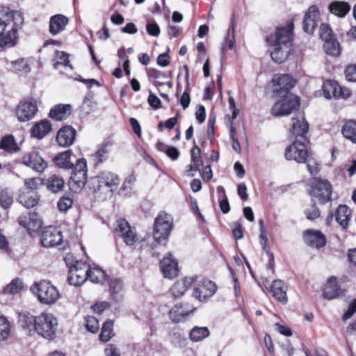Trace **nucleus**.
<instances>
[{
	"label": "nucleus",
	"mask_w": 356,
	"mask_h": 356,
	"mask_svg": "<svg viewBox=\"0 0 356 356\" xmlns=\"http://www.w3.org/2000/svg\"><path fill=\"white\" fill-rule=\"evenodd\" d=\"M147 102L149 104L150 106H152L154 109L156 110L161 107V102L160 99L150 92L148 99Z\"/></svg>",
	"instance_id": "nucleus-61"
},
{
	"label": "nucleus",
	"mask_w": 356,
	"mask_h": 356,
	"mask_svg": "<svg viewBox=\"0 0 356 356\" xmlns=\"http://www.w3.org/2000/svg\"><path fill=\"white\" fill-rule=\"evenodd\" d=\"M293 31V23L289 22L286 26L277 27L274 34L266 36L268 45L273 48L270 57L275 63H284L292 51Z\"/></svg>",
	"instance_id": "nucleus-2"
},
{
	"label": "nucleus",
	"mask_w": 356,
	"mask_h": 356,
	"mask_svg": "<svg viewBox=\"0 0 356 356\" xmlns=\"http://www.w3.org/2000/svg\"><path fill=\"white\" fill-rule=\"evenodd\" d=\"M72 106L70 104H59L51 108L49 116L55 120L60 121L70 115Z\"/></svg>",
	"instance_id": "nucleus-31"
},
{
	"label": "nucleus",
	"mask_w": 356,
	"mask_h": 356,
	"mask_svg": "<svg viewBox=\"0 0 356 356\" xmlns=\"http://www.w3.org/2000/svg\"><path fill=\"white\" fill-rule=\"evenodd\" d=\"M76 130L71 126H64L57 133L56 141L60 147L72 145L75 140Z\"/></svg>",
	"instance_id": "nucleus-22"
},
{
	"label": "nucleus",
	"mask_w": 356,
	"mask_h": 356,
	"mask_svg": "<svg viewBox=\"0 0 356 356\" xmlns=\"http://www.w3.org/2000/svg\"><path fill=\"white\" fill-rule=\"evenodd\" d=\"M31 290L37 296L38 300L45 305L55 303L60 296L57 288L47 280L34 283Z\"/></svg>",
	"instance_id": "nucleus-4"
},
{
	"label": "nucleus",
	"mask_w": 356,
	"mask_h": 356,
	"mask_svg": "<svg viewBox=\"0 0 356 356\" xmlns=\"http://www.w3.org/2000/svg\"><path fill=\"white\" fill-rule=\"evenodd\" d=\"M10 333V325L4 316H0V341L6 340Z\"/></svg>",
	"instance_id": "nucleus-47"
},
{
	"label": "nucleus",
	"mask_w": 356,
	"mask_h": 356,
	"mask_svg": "<svg viewBox=\"0 0 356 356\" xmlns=\"http://www.w3.org/2000/svg\"><path fill=\"white\" fill-rule=\"evenodd\" d=\"M63 241V235L61 231L54 227L49 226L42 232L40 242L42 246L45 248H51L56 246Z\"/></svg>",
	"instance_id": "nucleus-18"
},
{
	"label": "nucleus",
	"mask_w": 356,
	"mask_h": 356,
	"mask_svg": "<svg viewBox=\"0 0 356 356\" xmlns=\"http://www.w3.org/2000/svg\"><path fill=\"white\" fill-rule=\"evenodd\" d=\"M356 312V299H354L348 305L347 310L342 316V320L346 321L350 318Z\"/></svg>",
	"instance_id": "nucleus-58"
},
{
	"label": "nucleus",
	"mask_w": 356,
	"mask_h": 356,
	"mask_svg": "<svg viewBox=\"0 0 356 356\" xmlns=\"http://www.w3.org/2000/svg\"><path fill=\"white\" fill-rule=\"evenodd\" d=\"M18 222L30 233L38 231L42 226V222L38 215L35 213H30L28 216H19Z\"/></svg>",
	"instance_id": "nucleus-25"
},
{
	"label": "nucleus",
	"mask_w": 356,
	"mask_h": 356,
	"mask_svg": "<svg viewBox=\"0 0 356 356\" xmlns=\"http://www.w3.org/2000/svg\"><path fill=\"white\" fill-rule=\"evenodd\" d=\"M58 321L51 313L43 312L36 316L34 332L43 338L51 340L56 337Z\"/></svg>",
	"instance_id": "nucleus-5"
},
{
	"label": "nucleus",
	"mask_w": 356,
	"mask_h": 356,
	"mask_svg": "<svg viewBox=\"0 0 356 356\" xmlns=\"http://www.w3.org/2000/svg\"><path fill=\"white\" fill-rule=\"evenodd\" d=\"M46 185L49 191L57 193L64 189L65 181L60 176L52 175L47 179Z\"/></svg>",
	"instance_id": "nucleus-38"
},
{
	"label": "nucleus",
	"mask_w": 356,
	"mask_h": 356,
	"mask_svg": "<svg viewBox=\"0 0 356 356\" xmlns=\"http://www.w3.org/2000/svg\"><path fill=\"white\" fill-rule=\"evenodd\" d=\"M23 24L24 16L20 11L0 8V51L16 45L17 31Z\"/></svg>",
	"instance_id": "nucleus-1"
},
{
	"label": "nucleus",
	"mask_w": 356,
	"mask_h": 356,
	"mask_svg": "<svg viewBox=\"0 0 356 356\" xmlns=\"http://www.w3.org/2000/svg\"><path fill=\"white\" fill-rule=\"evenodd\" d=\"M109 307V303L104 301L95 304L92 306V309L95 313L101 314L105 309Z\"/></svg>",
	"instance_id": "nucleus-64"
},
{
	"label": "nucleus",
	"mask_w": 356,
	"mask_h": 356,
	"mask_svg": "<svg viewBox=\"0 0 356 356\" xmlns=\"http://www.w3.org/2000/svg\"><path fill=\"white\" fill-rule=\"evenodd\" d=\"M105 356H120V350L114 344H108L104 350Z\"/></svg>",
	"instance_id": "nucleus-63"
},
{
	"label": "nucleus",
	"mask_w": 356,
	"mask_h": 356,
	"mask_svg": "<svg viewBox=\"0 0 356 356\" xmlns=\"http://www.w3.org/2000/svg\"><path fill=\"white\" fill-rule=\"evenodd\" d=\"M56 61L54 64V68H58L59 65L68 66L72 69V66L70 63L69 54L64 51H57L56 52Z\"/></svg>",
	"instance_id": "nucleus-48"
},
{
	"label": "nucleus",
	"mask_w": 356,
	"mask_h": 356,
	"mask_svg": "<svg viewBox=\"0 0 356 356\" xmlns=\"http://www.w3.org/2000/svg\"><path fill=\"white\" fill-rule=\"evenodd\" d=\"M38 201L39 196L33 191L22 192L17 198V202L27 209L36 206Z\"/></svg>",
	"instance_id": "nucleus-34"
},
{
	"label": "nucleus",
	"mask_w": 356,
	"mask_h": 356,
	"mask_svg": "<svg viewBox=\"0 0 356 356\" xmlns=\"http://www.w3.org/2000/svg\"><path fill=\"white\" fill-rule=\"evenodd\" d=\"M286 290V286L281 280H274L270 286L273 297L282 304H286L288 300Z\"/></svg>",
	"instance_id": "nucleus-29"
},
{
	"label": "nucleus",
	"mask_w": 356,
	"mask_h": 356,
	"mask_svg": "<svg viewBox=\"0 0 356 356\" xmlns=\"http://www.w3.org/2000/svg\"><path fill=\"white\" fill-rule=\"evenodd\" d=\"M24 287L23 282L19 278L13 279L2 290L3 294L15 295L19 293Z\"/></svg>",
	"instance_id": "nucleus-41"
},
{
	"label": "nucleus",
	"mask_w": 356,
	"mask_h": 356,
	"mask_svg": "<svg viewBox=\"0 0 356 356\" xmlns=\"http://www.w3.org/2000/svg\"><path fill=\"white\" fill-rule=\"evenodd\" d=\"M304 238L306 243L312 248H321L326 244L325 236L320 231L307 230L304 233Z\"/></svg>",
	"instance_id": "nucleus-26"
},
{
	"label": "nucleus",
	"mask_w": 356,
	"mask_h": 356,
	"mask_svg": "<svg viewBox=\"0 0 356 356\" xmlns=\"http://www.w3.org/2000/svg\"><path fill=\"white\" fill-rule=\"evenodd\" d=\"M22 163L34 171L42 173L47 168V162L36 151L25 154L22 157Z\"/></svg>",
	"instance_id": "nucleus-17"
},
{
	"label": "nucleus",
	"mask_w": 356,
	"mask_h": 356,
	"mask_svg": "<svg viewBox=\"0 0 356 356\" xmlns=\"http://www.w3.org/2000/svg\"><path fill=\"white\" fill-rule=\"evenodd\" d=\"M194 311L195 307L191 304H177L169 312L170 318L174 323L184 321Z\"/></svg>",
	"instance_id": "nucleus-19"
},
{
	"label": "nucleus",
	"mask_w": 356,
	"mask_h": 356,
	"mask_svg": "<svg viewBox=\"0 0 356 356\" xmlns=\"http://www.w3.org/2000/svg\"><path fill=\"white\" fill-rule=\"evenodd\" d=\"M332 30L328 24H322L320 27V37L324 41H328L332 39Z\"/></svg>",
	"instance_id": "nucleus-52"
},
{
	"label": "nucleus",
	"mask_w": 356,
	"mask_h": 356,
	"mask_svg": "<svg viewBox=\"0 0 356 356\" xmlns=\"http://www.w3.org/2000/svg\"><path fill=\"white\" fill-rule=\"evenodd\" d=\"M85 326L87 330L92 333H96L99 328L98 320L95 317L90 316L85 318Z\"/></svg>",
	"instance_id": "nucleus-50"
},
{
	"label": "nucleus",
	"mask_w": 356,
	"mask_h": 356,
	"mask_svg": "<svg viewBox=\"0 0 356 356\" xmlns=\"http://www.w3.org/2000/svg\"><path fill=\"white\" fill-rule=\"evenodd\" d=\"M88 279L94 283L103 284L106 280V273L99 268H90L88 267Z\"/></svg>",
	"instance_id": "nucleus-42"
},
{
	"label": "nucleus",
	"mask_w": 356,
	"mask_h": 356,
	"mask_svg": "<svg viewBox=\"0 0 356 356\" xmlns=\"http://www.w3.org/2000/svg\"><path fill=\"white\" fill-rule=\"evenodd\" d=\"M305 214L308 220H314L320 216V211L314 203L310 209L305 211Z\"/></svg>",
	"instance_id": "nucleus-59"
},
{
	"label": "nucleus",
	"mask_w": 356,
	"mask_h": 356,
	"mask_svg": "<svg viewBox=\"0 0 356 356\" xmlns=\"http://www.w3.org/2000/svg\"><path fill=\"white\" fill-rule=\"evenodd\" d=\"M351 210L346 205H339L334 213L335 220L344 229L348 225Z\"/></svg>",
	"instance_id": "nucleus-35"
},
{
	"label": "nucleus",
	"mask_w": 356,
	"mask_h": 356,
	"mask_svg": "<svg viewBox=\"0 0 356 356\" xmlns=\"http://www.w3.org/2000/svg\"><path fill=\"white\" fill-rule=\"evenodd\" d=\"M197 278V276L186 277L183 280L177 281L170 289L172 296L175 298H181Z\"/></svg>",
	"instance_id": "nucleus-23"
},
{
	"label": "nucleus",
	"mask_w": 356,
	"mask_h": 356,
	"mask_svg": "<svg viewBox=\"0 0 356 356\" xmlns=\"http://www.w3.org/2000/svg\"><path fill=\"white\" fill-rule=\"evenodd\" d=\"M332 187L325 179H314L311 186L309 194L314 201L316 199L320 204H325L331 200Z\"/></svg>",
	"instance_id": "nucleus-7"
},
{
	"label": "nucleus",
	"mask_w": 356,
	"mask_h": 356,
	"mask_svg": "<svg viewBox=\"0 0 356 356\" xmlns=\"http://www.w3.org/2000/svg\"><path fill=\"white\" fill-rule=\"evenodd\" d=\"M308 129L309 124L305 120L302 113H298L292 118V128L291 131L294 136L304 138L308 131Z\"/></svg>",
	"instance_id": "nucleus-27"
},
{
	"label": "nucleus",
	"mask_w": 356,
	"mask_h": 356,
	"mask_svg": "<svg viewBox=\"0 0 356 356\" xmlns=\"http://www.w3.org/2000/svg\"><path fill=\"white\" fill-rule=\"evenodd\" d=\"M319 22V10L316 6H312L309 8L305 15L302 22L303 30L305 32L311 34L313 33L318 26Z\"/></svg>",
	"instance_id": "nucleus-20"
},
{
	"label": "nucleus",
	"mask_w": 356,
	"mask_h": 356,
	"mask_svg": "<svg viewBox=\"0 0 356 356\" xmlns=\"http://www.w3.org/2000/svg\"><path fill=\"white\" fill-rule=\"evenodd\" d=\"M172 227V218L170 215L161 212L155 218L153 236L159 243L170 235Z\"/></svg>",
	"instance_id": "nucleus-9"
},
{
	"label": "nucleus",
	"mask_w": 356,
	"mask_h": 356,
	"mask_svg": "<svg viewBox=\"0 0 356 356\" xmlns=\"http://www.w3.org/2000/svg\"><path fill=\"white\" fill-rule=\"evenodd\" d=\"M0 252L6 254H10L11 250L8 238L0 232Z\"/></svg>",
	"instance_id": "nucleus-56"
},
{
	"label": "nucleus",
	"mask_w": 356,
	"mask_h": 356,
	"mask_svg": "<svg viewBox=\"0 0 356 356\" xmlns=\"http://www.w3.org/2000/svg\"><path fill=\"white\" fill-rule=\"evenodd\" d=\"M275 87L273 92L277 96L286 95L294 87L296 81L289 74H275L272 79Z\"/></svg>",
	"instance_id": "nucleus-14"
},
{
	"label": "nucleus",
	"mask_w": 356,
	"mask_h": 356,
	"mask_svg": "<svg viewBox=\"0 0 356 356\" xmlns=\"http://www.w3.org/2000/svg\"><path fill=\"white\" fill-rule=\"evenodd\" d=\"M123 289V283L120 279H113L109 283V291L111 294H118Z\"/></svg>",
	"instance_id": "nucleus-54"
},
{
	"label": "nucleus",
	"mask_w": 356,
	"mask_h": 356,
	"mask_svg": "<svg viewBox=\"0 0 356 356\" xmlns=\"http://www.w3.org/2000/svg\"><path fill=\"white\" fill-rule=\"evenodd\" d=\"M71 150L63 152L54 159V162L59 168L73 170L70 178L69 184L72 191L77 192L81 191L87 182V161L84 158H81L74 165L71 161Z\"/></svg>",
	"instance_id": "nucleus-3"
},
{
	"label": "nucleus",
	"mask_w": 356,
	"mask_h": 356,
	"mask_svg": "<svg viewBox=\"0 0 356 356\" xmlns=\"http://www.w3.org/2000/svg\"><path fill=\"white\" fill-rule=\"evenodd\" d=\"M341 133L346 139L356 144V120H346L341 128Z\"/></svg>",
	"instance_id": "nucleus-39"
},
{
	"label": "nucleus",
	"mask_w": 356,
	"mask_h": 356,
	"mask_svg": "<svg viewBox=\"0 0 356 356\" xmlns=\"http://www.w3.org/2000/svg\"><path fill=\"white\" fill-rule=\"evenodd\" d=\"M108 151L106 145H103L99 148L95 152V157L98 160L99 162H102L106 159L108 157Z\"/></svg>",
	"instance_id": "nucleus-60"
},
{
	"label": "nucleus",
	"mask_w": 356,
	"mask_h": 356,
	"mask_svg": "<svg viewBox=\"0 0 356 356\" xmlns=\"http://www.w3.org/2000/svg\"><path fill=\"white\" fill-rule=\"evenodd\" d=\"M282 98L272 107L271 113L275 116H284L291 114L300 106V99L293 94L282 95Z\"/></svg>",
	"instance_id": "nucleus-6"
},
{
	"label": "nucleus",
	"mask_w": 356,
	"mask_h": 356,
	"mask_svg": "<svg viewBox=\"0 0 356 356\" xmlns=\"http://www.w3.org/2000/svg\"><path fill=\"white\" fill-rule=\"evenodd\" d=\"M114 234L117 237L122 238L127 245H134L137 241V235L129 223L123 218L116 220Z\"/></svg>",
	"instance_id": "nucleus-12"
},
{
	"label": "nucleus",
	"mask_w": 356,
	"mask_h": 356,
	"mask_svg": "<svg viewBox=\"0 0 356 356\" xmlns=\"http://www.w3.org/2000/svg\"><path fill=\"white\" fill-rule=\"evenodd\" d=\"M345 76L348 81L356 82V64L350 65L346 67Z\"/></svg>",
	"instance_id": "nucleus-57"
},
{
	"label": "nucleus",
	"mask_w": 356,
	"mask_h": 356,
	"mask_svg": "<svg viewBox=\"0 0 356 356\" xmlns=\"http://www.w3.org/2000/svg\"><path fill=\"white\" fill-rule=\"evenodd\" d=\"M259 241L260 244L262 246L263 250L266 252V253L269 256V268L272 269L273 273H275V264H274V255L270 252V247L268 243V238L265 233H260L259 234Z\"/></svg>",
	"instance_id": "nucleus-43"
},
{
	"label": "nucleus",
	"mask_w": 356,
	"mask_h": 356,
	"mask_svg": "<svg viewBox=\"0 0 356 356\" xmlns=\"http://www.w3.org/2000/svg\"><path fill=\"white\" fill-rule=\"evenodd\" d=\"M13 203V193L9 188H5L0 191V205L8 209Z\"/></svg>",
	"instance_id": "nucleus-45"
},
{
	"label": "nucleus",
	"mask_w": 356,
	"mask_h": 356,
	"mask_svg": "<svg viewBox=\"0 0 356 356\" xmlns=\"http://www.w3.org/2000/svg\"><path fill=\"white\" fill-rule=\"evenodd\" d=\"M307 168L311 175H316L319 170V164L317 161L312 157L307 156L306 159Z\"/></svg>",
	"instance_id": "nucleus-55"
},
{
	"label": "nucleus",
	"mask_w": 356,
	"mask_h": 356,
	"mask_svg": "<svg viewBox=\"0 0 356 356\" xmlns=\"http://www.w3.org/2000/svg\"><path fill=\"white\" fill-rule=\"evenodd\" d=\"M331 13L339 17H344L350 10V6L344 1H333L328 7Z\"/></svg>",
	"instance_id": "nucleus-36"
},
{
	"label": "nucleus",
	"mask_w": 356,
	"mask_h": 356,
	"mask_svg": "<svg viewBox=\"0 0 356 356\" xmlns=\"http://www.w3.org/2000/svg\"><path fill=\"white\" fill-rule=\"evenodd\" d=\"M120 183L119 176L108 171L102 172L98 175L91 177L89 180L90 187L94 191H99L103 187L109 188L110 191H113V187L116 188Z\"/></svg>",
	"instance_id": "nucleus-8"
},
{
	"label": "nucleus",
	"mask_w": 356,
	"mask_h": 356,
	"mask_svg": "<svg viewBox=\"0 0 356 356\" xmlns=\"http://www.w3.org/2000/svg\"><path fill=\"white\" fill-rule=\"evenodd\" d=\"M51 130V123L47 120H43L40 122L35 123L31 129V136L38 139H42L44 138Z\"/></svg>",
	"instance_id": "nucleus-32"
},
{
	"label": "nucleus",
	"mask_w": 356,
	"mask_h": 356,
	"mask_svg": "<svg viewBox=\"0 0 356 356\" xmlns=\"http://www.w3.org/2000/svg\"><path fill=\"white\" fill-rule=\"evenodd\" d=\"M0 149L8 154H13L19 150L15 137L6 135L0 140Z\"/></svg>",
	"instance_id": "nucleus-37"
},
{
	"label": "nucleus",
	"mask_w": 356,
	"mask_h": 356,
	"mask_svg": "<svg viewBox=\"0 0 356 356\" xmlns=\"http://www.w3.org/2000/svg\"><path fill=\"white\" fill-rule=\"evenodd\" d=\"M160 266L163 276L168 279H172L177 276L179 269L177 261L172 258L171 254H168L160 262Z\"/></svg>",
	"instance_id": "nucleus-21"
},
{
	"label": "nucleus",
	"mask_w": 356,
	"mask_h": 356,
	"mask_svg": "<svg viewBox=\"0 0 356 356\" xmlns=\"http://www.w3.org/2000/svg\"><path fill=\"white\" fill-rule=\"evenodd\" d=\"M323 47L325 52L330 56H338L340 54L339 43L333 39L325 42Z\"/></svg>",
	"instance_id": "nucleus-46"
},
{
	"label": "nucleus",
	"mask_w": 356,
	"mask_h": 356,
	"mask_svg": "<svg viewBox=\"0 0 356 356\" xmlns=\"http://www.w3.org/2000/svg\"><path fill=\"white\" fill-rule=\"evenodd\" d=\"M69 257L70 256L67 255L65 258L66 264L70 268L67 281L71 285L79 286L88 279V266L86 264L80 263L77 261L75 262V264H70L67 262Z\"/></svg>",
	"instance_id": "nucleus-10"
},
{
	"label": "nucleus",
	"mask_w": 356,
	"mask_h": 356,
	"mask_svg": "<svg viewBox=\"0 0 356 356\" xmlns=\"http://www.w3.org/2000/svg\"><path fill=\"white\" fill-rule=\"evenodd\" d=\"M191 163H193L196 167L201 169V168L203 166V161L201 157V150L195 144L191 151Z\"/></svg>",
	"instance_id": "nucleus-49"
},
{
	"label": "nucleus",
	"mask_w": 356,
	"mask_h": 356,
	"mask_svg": "<svg viewBox=\"0 0 356 356\" xmlns=\"http://www.w3.org/2000/svg\"><path fill=\"white\" fill-rule=\"evenodd\" d=\"M68 18L63 15L58 14L52 16L49 20V32L56 35L65 29L68 24Z\"/></svg>",
	"instance_id": "nucleus-28"
},
{
	"label": "nucleus",
	"mask_w": 356,
	"mask_h": 356,
	"mask_svg": "<svg viewBox=\"0 0 356 356\" xmlns=\"http://www.w3.org/2000/svg\"><path fill=\"white\" fill-rule=\"evenodd\" d=\"M113 336V323L111 321H107L102 325L99 339L102 342H107Z\"/></svg>",
	"instance_id": "nucleus-44"
},
{
	"label": "nucleus",
	"mask_w": 356,
	"mask_h": 356,
	"mask_svg": "<svg viewBox=\"0 0 356 356\" xmlns=\"http://www.w3.org/2000/svg\"><path fill=\"white\" fill-rule=\"evenodd\" d=\"M24 183L27 189L33 191L37 190L38 187L42 184L43 181L40 177H32L24 179Z\"/></svg>",
	"instance_id": "nucleus-51"
},
{
	"label": "nucleus",
	"mask_w": 356,
	"mask_h": 356,
	"mask_svg": "<svg viewBox=\"0 0 356 356\" xmlns=\"http://www.w3.org/2000/svg\"><path fill=\"white\" fill-rule=\"evenodd\" d=\"M73 204V200L69 197L63 196L58 202L57 207L59 211L65 212Z\"/></svg>",
	"instance_id": "nucleus-53"
},
{
	"label": "nucleus",
	"mask_w": 356,
	"mask_h": 356,
	"mask_svg": "<svg viewBox=\"0 0 356 356\" xmlns=\"http://www.w3.org/2000/svg\"><path fill=\"white\" fill-rule=\"evenodd\" d=\"M308 151L303 142L296 140L285 150V157L289 161H296L299 163L306 162Z\"/></svg>",
	"instance_id": "nucleus-13"
},
{
	"label": "nucleus",
	"mask_w": 356,
	"mask_h": 356,
	"mask_svg": "<svg viewBox=\"0 0 356 356\" xmlns=\"http://www.w3.org/2000/svg\"><path fill=\"white\" fill-rule=\"evenodd\" d=\"M37 111L36 102L32 99H26L19 103L15 113L20 122H28L34 118Z\"/></svg>",
	"instance_id": "nucleus-15"
},
{
	"label": "nucleus",
	"mask_w": 356,
	"mask_h": 356,
	"mask_svg": "<svg viewBox=\"0 0 356 356\" xmlns=\"http://www.w3.org/2000/svg\"><path fill=\"white\" fill-rule=\"evenodd\" d=\"M323 95L327 99L331 98H348L351 95V92L348 88H341L337 81L327 80L323 84Z\"/></svg>",
	"instance_id": "nucleus-16"
},
{
	"label": "nucleus",
	"mask_w": 356,
	"mask_h": 356,
	"mask_svg": "<svg viewBox=\"0 0 356 356\" xmlns=\"http://www.w3.org/2000/svg\"><path fill=\"white\" fill-rule=\"evenodd\" d=\"M340 288L336 277H330L325 285L323 296L325 299L332 300L340 296Z\"/></svg>",
	"instance_id": "nucleus-30"
},
{
	"label": "nucleus",
	"mask_w": 356,
	"mask_h": 356,
	"mask_svg": "<svg viewBox=\"0 0 356 356\" xmlns=\"http://www.w3.org/2000/svg\"><path fill=\"white\" fill-rule=\"evenodd\" d=\"M0 65L4 67L8 72H21L27 74L31 71V67L27 61L24 58L9 62L6 58L0 59Z\"/></svg>",
	"instance_id": "nucleus-24"
},
{
	"label": "nucleus",
	"mask_w": 356,
	"mask_h": 356,
	"mask_svg": "<svg viewBox=\"0 0 356 356\" xmlns=\"http://www.w3.org/2000/svg\"><path fill=\"white\" fill-rule=\"evenodd\" d=\"M192 286L193 287V296L201 302L211 297L216 293L217 289L213 282L207 279L199 282L197 279Z\"/></svg>",
	"instance_id": "nucleus-11"
},
{
	"label": "nucleus",
	"mask_w": 356,
	"mask_h": 356,
	"mask_svg": "<svg viewBox=\"0 0 356 356\" xmlns=\"http://www.w3.org/2000/svg\"><path fill=\"white\" fill-rule=\"evenodd\" d=\"M234 237L236 239H241L243 236V231L241 224L239 222H235L232 229Z\"/></svg>",
	"instance_id": "nucleus-62"
},
{
	"label": "nucleus",
	"mask_w": 356,
	"mask_h": 356,
	"mask_svg": "<svg viewBox=\"0 0 356 356\" xmlns=\"http://www.w3.org/2000/svg\"><path fill=\"white\" fill-rule=\"evenodd\" d=\"M36 323V316L31 314L29 312H24L19 314L18 323L24 329L31 334V332L35 330V324Z\"/></svg>",
	"instance_id": "nucleus-33"
},
{
	"label": "nucleus",
	"mask_w": 356,
	"mask_h": 356,
	"mask_svg": "<svg viewBox=\"0 0 356 356\" xmlns=\"http://www.w3.org/2000/svg\"><path fill=\"white\" fill-rule=\"evenodd\" d=\"M210 331L207 327L195 326L190 332V339L193 342H198L208 337Z\"/></svg>",
	"instance_id": "nucleus-40"
}]
</instances>
